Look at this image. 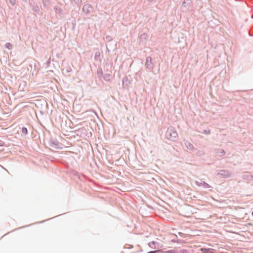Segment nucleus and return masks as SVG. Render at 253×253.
Segmentation results:
<instances>
[{
	"instance_id": "nucleus-1",
	"label": "nucleus",
	"mask_w": 253,
	"mask_h": 253,
	"mask_svg": "<svg viewBox=\"0 0 253 253\" xmlns=\"http://www.w3.org/2000/svg\"><path fill=\"white\" fill-rule=\"evenodd\" d=\"M92 9V7L89 5H85L83 8V10L84 12L88 13Z\"/></svg>"
},
{
	"instance_id": "nucleus-2",
	"label": "nucleus",
	"mask_w": 253,
	"mask_h": 253,
	"mask_svg": "<svg viewBox=\"0 0 253 253\" xmlns=\"http://www.w3.org/2000/svg\"><path fill=\"white\" fill-rule=\"evenodd\" d=\"M21 132H22V133H23L24 135L27 134V132H28L27 128L25 127H22L21 128Z\"/></svg>"
},
{
	"instance_id": "nucleus-3",
	"label": "nucleus",
	"mask_w": 253,
	"mask_h": 253,
	"mask_svg": "<svg viewBox=\"0 0 253 253\" xmlns=\"http://www.w3.org/2000/svg\"><path fill=\"white\" fill-rule=\"evenodd\" d=\"M5 47L8 49H11L12 47V45L9 43L7 42L5 44Z\"/></svg>"
},
{
	"instance_id": "nucleus-4",
	"label": "nucleus",
	"mask_w": 253,
	"mask_h": 253,
	"mask_svg": "<svg viewBox=\"0 0 253 253\" xmlns=\"http://www.w3.org/2000/svg\"><path fill=\"white\" fill-rule=\"evenodd\" d=\"M156 252V251H152V252H149V253H155Z\"/></svg>"
},
{
	"instance_id": "nucleus-5",
	"label": "nucleus",
	"mask_w": 253,
	"mask_h": 253,
	"mask_svg": "<svg viewBox=\"0 0 253 253\" xmlns=\"http://www.w3.org/2000/svg\"><path fill=\"white\" fill-rule=\"evenodd\" d=\"M168 253H174V252L169 251V252H168Z\"/></svg>"
},
{
	"instance_id": "nucleus-6",
	"label": "nucleus",
	"mask_w": 253,
	"mask_h": 253,
	"mask_svg": "<svg viewBox=\"0 0 253 253\" xmlns=\"http://www.w3.org/2000/svg\"><path fill=\"white\" fill-rule=\"evenodd\" d=\"M97 55H100L99 53H98V54H97Z\"/></svg>"
},
{
	"instance_id": "nucleus-7",
	"label": "nucleus",
	"mask_w": 253,
	"mask_h": 253,
	"mask_svg": "<svg viewBox=\"0 0 253 253\" xmlns=\"http://www.w3.org/2000/svg\"><path fill=\"white\" fill-rule=\"evenodd\" d=\"M97 55H100L99 53H98V54H97Z\"/></svg>"
},
{
	"instance_id": "nucleus-8",
	"label": "nucleus",
	"mask_w": 253,
	"mask_h": 253,
	"mask_svg": "<svg viewBox=\"0 0 253 253\" xmlns=\"http://www.w3.org/2000/svg\"><path fill=\"white\" fill-rule=\"evenodd\" d=\"M252 215L253 216V212H252Z\"/></svg>"
}]
</instances>
